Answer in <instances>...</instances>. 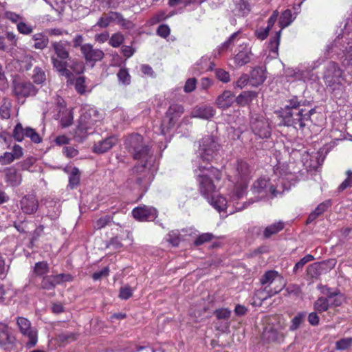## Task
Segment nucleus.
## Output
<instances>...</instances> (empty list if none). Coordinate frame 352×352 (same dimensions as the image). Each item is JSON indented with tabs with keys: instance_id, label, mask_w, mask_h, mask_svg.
I'll return each mask as SVG.
<instances>
[{
	"instance_id": "nucleus-33",
	"label": "nucleus",
	"mask_w": 352,
	"mask_h": 352,
	"mask_svg": "<svg viewBox=\"0 0 352 352\" xmlns=\"http://www.w3.org/2000/svg\"><path fill=\"white\" fill-rule=\"evenodd\" d=\"M294 18L292 16V11L287 9L281 14L278 23L282 28H285L292 23Z\"/></svg>"
},
{
	"instance_id": "nucleus-4",
	"label": "nucleus",
	"mask_w": 352,
	"mask_h": 352,
	"mask_svg": "<svg viewBox=\"0 0 352 352\" xmlns=\"http://www.w3.org/2000/svg\"><path fill=\"white\" fill-rule=\"evenodd\" d=\"M252 170L250 165L242 160L236 161L229 179L234 185L231 192V199L234 201L240 199L245 194L248 182L251 179Z\"/></svg>"
},
{
	"instance_id": "nucleus-55",
	"label": "nucleus",
	"mask_w": 352,
	"mask_h": 352,
	"mask_svg": "<svg viewBox=\"0 0 352 352\" xmlns=\"http://www.w3.org/2000/svg\"><path fill=\"white\" fill-rule=\"evenodd\" d=\"M26 137L29 138L34 143H40L42 138L40 135L32 128L27 127Z\"/></svg>"
},
{
	"instance_id": "nucleus-48",
	"label": "nucleus",
	"mask_w": 352,
	"mask_h": 352,
	"mask_svg": "<svg viewBox=\"0 0 352 352\" xmlns=\"http://www.w3.org/2000/svg\"><path fill=\"white\" fill-rule=\"evenodd\" d=\"M113 219V217L105 215L99 218L94 223V228L96 230H100L107 226Z\"/></svg>"
},
{
	"instance_id": "nucleus-21",
	"label": "nucleus",
	"mask_w": 352,
	"mask_h": 352,
	"mask_svg": "<svg viewBox=\"0 0 352 352\" xmlns=\"http://www.w3.org/2000/svg\"><path fill=\"white\" fill-rule=\"evenodd\" d=\"M5 181L12 186H17L20 185L22 181L21 175L18 172L16 168L13 166L6 168L4 170Z\"/></svg>"
},
{
	"instance_id": "nucleus-64",
	"label": "nucleus",
	"mask_w": 352,
	"mask_h": 352,
	"mask_svg": "<svg viewBox=\"0 0 352 352\" xmlns=\"http://www.w3.org/2000/svg\"><path fill=\"white\" fill-rule=\"evenodd\" d=\"M122 246V243L118 236L111 238L107 245V248H112L115 250H120Z\"/></svg>"
},
{
	"instance_id": "nucleus-11",
	"label": "nucleus",
	"mask_w": 352,
	"mask_h": 352,
	"mask_svg": "<svg viewBox=\"0 0 352 352\" xmlns=\"http://www.w3.org/2000/svg\"><path fill=\"white\" fill-rule=\"evenodd\" d=\"M38 89L30 82L14 81L13 83L14 95L19 100L36 94Z\"/></svg>"
},
{
	"instance_id": "nucleus-43",
	"label": "nucleus",
	"mask_w": 352,
	"mask_h": 352,
	"mask_svg": "<svg viewBox=\"0 0 352 352\" xmlns=\"http://www.w3.org/2000/svg\"><path fill=\"white\" fill-rule=\"evenodd\" d=\"M269 186V181L264 179L260 178L257 179L253 184L252 189L254 192L260 193L264 191Z\"/></svg>"
},
{
	"instance_id": "nucleus-23",
	"label": "nucleus",
	"mask_w": 352,
	"mask_h": 352,
	"mask_svg": "<svg viewBox=\"0 0 352 352\" xmlns=\"http://www.w3.org/2000/svg\"><path fill=\"white\" fill-rule=\"evenodd\" d=\"M234 97L230 91H225L217 98V105L221 109L228 108L233 103Z\"/></svg>"
},
{
	"instance_id": "nucleus-32",
	"label": "nucleus",
	"mask_w": 352,
	"mask_h": 352,
	"mask_svg": "<svg viewBox=\"0 0 352 352\" xmlns=\"http://www.w3.org/2000/svg\"><path fill=\"white\" fill-rule=\"evenodd\" d=\"M50 271V267L46 261L37 262L34 265L33 273L36 276H44Z\"/></svg>"
},
{
	"instance_id": "nucleus-25",
	"label": "nucleus",
	"mask_w": 352,
	"mask_h": 352,
	"mask_svg": "<svg viewBox=\"0 0 352 352\" xmlns=\"http://www.w3.org/2000/svg\"><path fill=\"white\" fill-rule=\"evenodd\" d=\"M284 286L285 285L280 287L279 289H276V288L268 289L267 286H265L263 289L256 290L255 292L254 295L258 300L263 301V300H265L272 297L275 294L279 293L283 289Z\"/></svg>"
},
{
	"instance_id": "nucleus-35",
	"label": "nucleus",
	"mask_w": 352,
	"mask_h": 352,
	"mask_svg": "<svg viewBox=\"0 0 352 352\" xmlns=\"http://www.w3.org/2000/svg\"><path fill=\"white\" fill-rule=\"evenodd\" d=\"M330 307V301L324 297L318 298L314 304V308L318 312H323L328 310Z\"/></svg>"
},
{
	"instance_id": "nucleus-3",
	"label": "nucleus",
	"mask_w": 352,
	"mask_h": 352,
	"mask_svg": "<svg viewBox=\"0 0 352 352\" xmlns=\"http://www.w3.org/2000/svg\"><path fill=\"white\" fill-rule=\"evenodd\" d=\"M70 47L71 43L66 40L51 43V49L54 52V54L51 56L53 67L60 76L69 79H71L72 76V72L67 68L69 67L68 60L71 59Z\"/></svg>"
},
{
	"instance_id": "nucleus-13",
	"label": "nucleus",
	"mask_w": 352,
	"mask_h": 352,
	"mask_svg": "<svg viewBox=\"0 0 352 352\" xmlns=\"http://www.w3.org/2000/svg\"><path fill=\"white\" fill-rule=\"evenodd\" d=\"M81 53L87 63H91L94 67L96 62L104 58V53L102 50L94 48L90 43H85L81 47Z\"/></svg>"
},
{
	"instance_id": "nucleus-30",
	"label": "nucleus",
	"mask_w": 352,
	"mask_h": 352,
	"mask_svg": "<svg viewBox=\"0 0 352 352\" xmlns=\"http://www.w3.org/2000/svg\"><path fill=\"white\" fill-rule=\"evenodd\" d=\"M277 278L280 279L281 277L278 274V272L275 270L267 271L260 278V283L262 285L269 286L271 285Z\"/></svg>"
},
{
	"instance_id": "nucleus-44",
	"label": "nucleus",
	"mask_w": 352,
	"mask_h": 352,
	"mask_svg": "<svg viewBox=\"0 0 352 352\" xmlns=\"http://www.w3.org/2000/svg\"><path fill=\"white\" fill-rule=\"evenodd\" d=\"M117 77L122 85H128L131 82V76L126 68H121L117 74Z\"/></svg>"
},
{
	"instance_id": "nucleus-29",
	"label": "nucleus",
	"mask_w": 352,
	"mask_h": 352,
	"mask_svg": "<svg viewBox=\"0 0 352 352\" xmlns=\"http://www.w3.org/2000/svg\"><path fill=\"white\" fill-rule=\"evenodd\" d=\"M67 83L74 85L75 89L80 94H83L86 91L85 78L84 76H78L74 79L72 75L71 79L67 78Z\"/></svg>"
},
{
	"instance_id": "nucleus-9",
	"label": "nucleus",
	"mask_w": 352,
	"mask_h": 352,
	"mask_svg": "<svg viewBox=\"0 0 352 352\" xmlns=\"http://www.w3.org/2000/svg\"><path fill=\"white\" fill-rule=\"evenodd\" d=\"M73 277L69 274H59L57 275H46L43 276L41 288L45 290H52L56 285L63 284L65 282H70Z\"/></svg>"
},
{
	"instance_id": "nucleus-50",
	"label": "nucleus",
	"mask_w": 352,
	"mask_h": 352,
	"mask_svg": "<svg viewBox=\"0 0 352 352\" xmlns=\"http://www.w3.org/2000/svg\"><path fill=\"white\" fill-rule=\"evenodd\" d=\"M239 32H236L233 33L227 41H226L221 45L219 47V53L224 52L230 48L232 45H234V41L236 38Z\"/></svg>"
},
{
	"instance_id": "nucleus-52",
	"label": "nucleus",
	"mask_w": 352,
	"mask_h": 352,
	"mask_svg": "<svg viewBox=\"0 0 352 352\" xmlns=\"http://www.w3.org/2000/svg\"><path fill=\"white\" fill-rule=\"evenodd\" d=\"M124 41V36L122 34L118 32L113 34L109 41V44L113 47H119L122 42Z\"/></svg>"
},
{
	"instance_id": "nucleus-60",
	"label": "nucleus",
	"mask_w": 352,
	"mask_h": 352,
	"mask_svg": "<svg viewBox=\"0 0 352 352\" xmlns=\"http://www.w3.org/2000/svg\"><path fill=\"white\" fill-rule=\"evenodd\" d=\"M14 160H16L11 152H5L0 156V164L2 166L8 165Z\"/></svg>"
},
{
	"instance_id": "nucleus-20",
	"label": "nucleus",
	"mask_w": 352,
	"mask_h": 352,
	"mask_svg": "<svg viewBox=\"0 0 352 352\" xmlns=\"http://www.w3.org/2000/svg\"><path fill=\"white\" fill-rule=\"evenodd\" d=\"M116 138L110 136L101 141L96 142L93 146V151L95 153L102 154L110 150L116 144Z\"/></svg>"
},
{
	"instance_id": "nucleus-57",
	"label": "nucleus",
	"mask_w": 352,
	"mask_h": 352,
	"mask_svg": "<svg viewBox=\"0 0 352 352\" xmlns=\"http://www.w3.org/2000/svg\"><path fill=\"white\" fill-rule=\"evenodd\" d=\"M133 290L129 285L122 287L120 289L119 297L122 300H127L133 295Z\"/></svg>"
},
{
	"instance_id": "nucleus-14",
	"label": "nucleus",
	"mask_w": 352,
	"mask_h": 352,
	"mask_svg": "<svg viewBox=\"0 0 352 352\" xmlns=\"http://www.w3.org/2000/svg\"><path fill=\"white\" fill-rule=\"evenodd\" d=\"M132 214L140 221H151L157 218V210L153 207L143 206L135 208Z\"/></svg>"
},
{
	"instance_id": "nucleus-46",
	"label": "nucleus",
	"mask_w": 352,
	"mask_h": 352,
	"mask_svg": "<svg viewBox=\"0 0 352 352\" xmlns=\"http://www.w3.org/2000/svg\"><path fill=\"white\" fill-rule=\"evenodd\" d=\"M166 241L173 246L179 245L181 239L180 234L178 230H172L166 236Z\"/></svg>"
},
{
	"instance_id": "nucleus-61",
	"label": "nucleus",
	"mask_w": 352,
	"mask_h": 352,
	"mask_svg": "<svg viewBox=\"0 0 352 352\" xmlns=\"http://www.w3.org/2000/svg\"><path fill=\"white\" fill-rule=\"evenodd\" d=\"M17 30L21 34L25 35L31 34L33 31V28L31 25L22 21H19L17 23Z\"/></svg>"
},
{
	"instance_id": "nucleus-41",
	"label": "nucleus",
	"mask_w": 352,
	"mask_h": 352,
	"mask_svg": "<svg viewBox=\"0 0 352 352\" xmlns=\"http://www.w3.org/2000/svg\"><path fill=\"white\" fill-rule=\"evenodd\" d=\"M12 103L10 100L4 98L3 104L0 107V116L3 119H8L10 117Z\"/></svg>"
},
{
	"instance_id": "nucleus-16",
	"label": "nucleus",
	"mask_w": 352,
	"mask_h": 352,
	"mask_svg": "<svg viewBox=\"0 0 352 352\" xmlns=\"http://www.w3.org/2000/svg\"><path fill=\"white\" fill-rule=\"evenodd\" d=\"M151 168V167H144V168H140L138 172L135 171L134 169L133 170V173L135 174L134 175L135 184L144 190H147L148 186L152 180V176L150 171Z\"/></svg>"
},
{
	"instance_id": "nucleus-40",
	"label": "nucleus",
	"mask_w": 352,
	"mask_h": 352,
	"mask_svg": "<svg viewBox=\"0 0 352 352\" xmlns=\"http://www.w3.org/2000/svg\"><path fill=\"white\" fill-rule=\"evenodd\" d=\"M114 15V22L116 23L118 25H120L121 27L125 29H131L133 28V25L132 22L124 18L123 15L121 13L116 12V14Z\"/></svg>"
},
{
	"instance_id": "nucleus-49",
	"label": "nucleus",
	"mask_w": 352,
	"mask_h": 352,
	"mask_svg": "<svg viewBox=\"0 0 352 352\" xmlns=\"http://www.w3.org/2000/svg\"><path fill=\"white\" fill-rule=\"evenodd\" d=\"M214 238V236L212 233H203L195 239L194 245L196 246L203 245L205 243L212 241Z\"/></svg>"
},
{
	"instance_id": "nucleus-7",
	"label": "nucleus",
	"mask_w": 352,
	"mask_h": 352,
	"mask_svg": "<svg viewBox=\"0 0 352 352\" xmlns=\"http://www.w3.org/2000/svg\"><path fill=\"white\" fill-rule=\"evenodd\" d=\"M219 145L212 135L204 137L199 141V153L204 162H209L217 155Z\"/></svg>"
},
{
	"instance_id": "nucleus-19",
	"label": "nucleus",
	"mask_w": 352,
	"mask_h": 352,
	"mask_svg": "<svg viewBox=\"0 0 352 352\" xmlns=\"http://www.w3.org/2000/svg\"><path fill=\"white\" fill-rule=\"evenodd\" d=\"M284 334L273 326H267L265 328L262 338L267 342H280L284 340Z\"/></svg>"
},
{
	"instance_id": "nucleus-10",
	"label": "nucleus",
	"mask_w": 352,
	"mask_h": 352,
	"mask_svg": "<svg viewBox=\"0 0 352 352\" xmlns=\"http://www.w3.org/2000/svg\"><path fill=\"white\" fill-rule=\"evenodd\" d=\"M250 126L253 133L261 138H267L271 135L270 124L263 117H252Z\"/></svg>"
},
{
	"instance_id": "nucleus-1",
	"label": "nucleus",
	"mask_w": 352,
	"mask_h": 352,
	"mask_svg": "<svg viewBox=\"0 0 352 352\" xmlns=\"http://www.w3.org/2000/svg\"><path fill=\"white\" fill-rule=\"evenodd\" d=\"M305 102L299 100L294 96L287 102L284 108L279 111L282 123L287 126L303 130L311 120V116L315 112L314 109L307 110L303 108Z\"/></svg>"
},
{
	"instance_id": "nucleus-5",
	"label": "nucleus",
	"mask_w": 352,
	"mask_h": 352,
	"mask_svg": "<svg viewBox=\"0 0 352 352\" xmlns=\"http://www.w3.org/2000/svg\"><path fill=\"white\" fill-rule=\"evenodd\" d=\"M198 168L201 173L197 177L199 191L202 195L208 197L215 192V182L221 180L222 174L219 169L211 166H199Z\"/></svg>"
},
{
	"instance_id": "nucleus-34",
	"label": "nucleus",
	"mask_w": 352,
	"mask_h": 352,
	"mask_svg": "<svg viewBox=\"0 0 352 352\" xmlns=\"http://www.w3.org/2000/svg\"><path fill=\"white\" fill-rule=\"evenodd\" d=\"M80 179V170L78 168H72L69 177V186L72 189L79 185Z\"/></svg>"
},
{
	"instance_id": "nucleus-8",
	"label": "nucleus",
	"mask_w": 352,
	"mask_h": 352,
	"mask_svg": "<svg viewBox=\"0 0 352 352\" xmlns=\"http://www.w3.org/2000/svg\"><path fill=\"white\" fill-rule=\"evenodd\" d=\"M16 324L19 332L28 339L26 346L28 348L34 346L38 341V331L32 326L31 322L26 318L19 316L16 318Z\"/></svg>"
},
{
	"instance_id": "nucleus-26",
	"label": "nucleus",
	"mask_w": 352,
	"mask_h": 352,
	"mask_svg": "<svg viewBox=\"0 0 352 352\" xmlns=\"http://www.w3.org/2000/svg\"><path fill=\"white\" fill-rule=\"evenodd\" d=\"M192 115L195 118L208 120L214 116V110L211 107L203 106L195 109L192 112Z\"/></svg>"
},
{
	"instance_id": "nucleus-36",
	"label": "nucleus",
	"mask_w": 352,
	"mask_h": 352,
	"mask_svg": "<svg viewBox=\"0 0 352 352\" xmlns=\"http://www.w3.org/2000/svg\"><path fill=\"white\" fill-rule=\"evenodd\" d=\"M32 78L34 82L38 85H41L46 80V75L45 72L38 67H36L34 69Z\"/></svg>"
},
{
	"instance_id": "nucleus-27",
	"label": "nucleus",
	"mask_w": 352,
	"mask_h": 352,
	"mask_svg": "<svg viewBox=\"0 0 352 352\" xmlns=\"http://www.w3.org/2000/svg\"><path fill=\"white\" fill-rule=\"evenodd\" d=\"M285 227V223L283 221H278L267 226L263 231V236L266 239L270 238L271 236L277 234L283 230Z\"/></svg>"
},
{
	"instance_id": "nucleus-58",
	"label": "nucleus",
	"mask_w": 352,
	"mask_h": 352,
	"mask_svg": "<svg viewBox=\"0 0 352 352\" xmlns=\"http://www.w3.org/2000/svg\"><path fill=\"white\" fill-rule=\"evenodd\" d=\"M212 205L219 212L223 211L226 208V200L223 197H217Z\"/></svg>"
},
{
	"instance_id": "nucleus-62",
	"label": "nucleus",
	"mask_w": 352,
	"mask_h": 352,
	"mask_svg": "<svg viewBox=\"0 0 352 352\" xmlns=\"http://www.w3.org/2000/svg\"><path fill=\"white\" fill-rule=\"evenodd\" d=\"M197 80L195 78H188L184 85V91L186 93H190L196 88Z\"/></svg>"
},
{
	"instance_id": "nucleus-24",
	"label": "nucleus",
	"mask_w": 352,
	"mask_h": 352,
	"mask_svg": "<svg viewBox=\"0 0 352 352\" xmlns=\"http://www.w3.org/2000/svg\"><path fill=\"white\" fill-rule=\"evenodd\" d=\"M252 55L251 49L245 47L235 56L234 63L239 66H243L250 62Z\"/></svg>"
},
{
	"instance_id": "nucleus-28",
	"label": "nucleus",
	"mask_w": 352,
	"mask_h": 352,
	"mask_svg": "<svg viewBox=\"0 0 352 352\" xmlns=\"http://www.w3.org/2000/svg\"><path fill=\"white\" fill-rule=\"evenodd\" d=\"M256 97V92L254 91H245L237 96L236 100L238 104L244 106L251 102Z\"/></svg>"
},
{
	"instance_id": "nucleus-59",
	"label": "nucleus",
	"mask_w": 352,
	"mask_h": 352,
	"mask_svg": "<svg viewBox=\"0 0 352 352\" xmlns=\"http://www.w3.org/2000/svg\"><path fill=\"white\" fill-rule=\"evenodd\" d=\"M331 206V200H326L320 204L314 210V212L318 216L324 213Z\"/></svg>"
},
{
	"instance_id": "nucleus-56",
	"label": "nucleus",
	"mask_w": 352,
	"mask_h": 352,
	"mask_svg": "<svg viewBox=\"0 0 352 352\" xmlns=\"http://www.w3.org/2000/svg\"><path fill=\"white\" fill-rule=\"evenodd\" d=\"M214 315L219 320H228L231 315V311L227 308L218 309L214 311Z\"/></svg>"
},
{
	"instance_id": "nucleus-15",
	"label": "nucleus",
	"mask_w": 352,
	"mask_h": 352,
	"mask_svg": "<svg viewBox=\"0 0 352 352\" xmlns=\"http://www.w3.org/2000/svg\"><path fill=\"white\" fill-rule=\"evenodd\" d=\"M15 342L16 338L9 327L5 323L0 322V346L11 351L14 348Z\"/></svg>"
},
{
	"instance_id": "nucleus-22",
	"label": "nucleus",
	"mask_w": 352,
	"mask_h": 352,
	"mask_svg": "<svg viewBox=\"0 0 352 352\" xmlns=\"http://www.w3.org/2000/svg\"><path fill=\"white\" fill-rule=\"evenodd\" d=\"M266 79L265 71L259 67L254 68L250 73V80L253 86L261 85Z\"/></svg>"
},
{
	"instance_id": "nucleus-42",
	"label": "nucleus",
	"mask_w": 352,
	"mask_h": 352,
	"mask_svg": "<svg viewBox=\"0 0 352 352\" xmlns=\"http://www.w3.org/2000/svg\"><path fill=\"white\" fill-rule=\"evenodd\" d=\"M352 346V337L342 338L335 343L336 350H346Z\"/></svg>"
},
{
	"instance_id": "nucleus-6",
	"label": "nucleus",
	"mask_w": 352,
	"mask_h": 352,
	"mask_svg": "<svg viewBox=\"0 0 352 352\" xmlns=\"http://www.w3.org/2000/svg\"><path fill=\"white\" fill-rule=\"evenodd\" d=\"M342 71L335 62H329L325 67L323 80L327 86V89L334 92L342 89Z\"/></svg>"
},
{
	"instance_id": "nucleus-63",
	"label": "nucleus",
	"mask_w": 352,
	"mask_h": 352,
	"mask_svg": "<svg viewBox=\"0 0 352 352\" xmlns=\"http://www.w3.org/2000/svg\"><path fill=\"white\" fill-rule=\"evenodd\" d=\"M270 31V29L267 27L260 28L255 31L254 34L257 38L263 41L268 36Z\"/></svg>"
},
{
	"instance_id": "nucleus-2",
	"label": "nucleus",
	"mask_w": 352,
	"mask_h": 352,
	"mask_svg": "<svg viewBox=\"0 0 352 352\" xmlns=\"http://www.w3.org/2000/svg\"><path fill=\"white\" fill-rule=\"evenodd\" d=\"M125 148L133 158L138 161L134 166L135 171L144 167H153L156 162L155 156L151 148L144 142L140 134H131L127 136L124 143Z\"/></svg>"
},
{
	"instance_id": "nucleus-47",
	"label": "nucleus",
	"mask_w": 352,
	"mask_h": 352,
	"mask_svg": "<svg viewBox=\"0 0 352 352\" xmlns=\"http://www.w3.org/2000/svg\"><path fill=\"white\" fill-rule=\"evenodd\" d=\"M314 260V257L311 254H307L297 262L293 269L294 273L296 274L299 270H302L306 263Z\"/></svg>"
},
{
	"instance_id": "nucleus-39",
	"label": "nucleus",
	"mask_w": 352,
	"mask_h": 352,
	"mask_svg": "<svg viewBox=\"0 0 352 352\" xmlns=\"http://www.w3.org/2000/svg\"><path fill=\"white\" fill-rule=\"evenodd\" d=\"M27 127L23 128L21 123H18L13 130L12 136L17 142H21L26 137Z\"/></svg>"
},
{
	"instance_id": "nucleus-45",
	"label": "nucleus",
	"mask_w": 352,
	"mask_h": 352,
	"mask_svg": "<svg viewBox=\"0 0 352 352\" xmlns=\"http://www.w3.org/2000/svg\"><path fill=\"white\" fill-rule=\"evenodd\" d=\"M73 113L71 110L66 109L62 113L60 124L63 127H67L72 124Z\"/></svg>"
},
{
	"instance_id": "nucleus-31",
	"label": "nucleus",
	"mask_w": 352,
	"mask_h": 352,
	"mask_svg": "<svg viewBox=\"0 0 352 352\" xmlns=\"http://www.w3.org/2000/svg\"><path fill=\"white\" fill-rule=\"evenodd\" d=\"M32 40L34 41V47L37 50H43L49 43L48 38L42 33L34 34Z\"/></svg>"
},
{
	"instance_id": "nucleus-12",
	"label": "nucleus",
	"mask_w": 352,
	"mask_h": 352,
	"mask_svg": "<svg viewBox=\"0 0 352 352\" xmlns=\"http://www.w3.org/2000/svg\"><path fill=\"white\" fill-rule=\"evenodd\" d=\"M94 120L90 116L85 113L81 115L78 121V125L74 131V138L78 142H82L88 134V130L91 128Z\"/></svg>"
},
{
	"instance_id": "nucleus-53",
	"label": "nucleus",
	"mask_w": 352,
	"mask_h": 352,
	"mask_svg": "<svg viewBox=\"0 0 352 352\" xmlns=\"http://www.w3.org/2000/svg\"><path fill=\"white\" fill-rule=\"evenodd\" d=\"M346 178L340 184L338 187L339 191H343L347 188L352 186V170H348L346 171Z\"/></svg>"
},
{
	"instance_id": "nucleus-51",
	"label": "nucleus",
	"mask_w": 352,
	"mask_h": 352,
	"mask_svg": "<svg viewBox=\"0 0 352 352\" xmlns=\"http://www.w3.org/2000/svg\"><path fill=\"white\" fill-rule=\"evenodd\" d=\"M236 8L242 16L247 15L250 12V5L248 0H239Z\"/></svg>"
},
{
	"instance_id": "nucleus-17",
	"label": "nucleus",
	"mask_w": 352,
	"mask_h": 352,
	"mask_svg": "<svg viewBox=\"0 0 352 352\" xmlns=\"http://www.w3.org/2000/svg\"><path fill=\"white\" fill-rule=\"evenodd\" d=\"M184 111V107L181 104H171L166 112L164 122L168 120V128L175 125L177 120L181 117Z\"/></svg>"
},
{
	"instance_id": "nucleus-37",
	"label": "nucleus",
	"mask_w": 352,
	"mask_h": 352,
	"mask_svg": "<svg viewBox=\"0 0 352 352\" xmlns=\"http://www.w3.org/2000/svg\"><path fill=\"white\" fill-rule=\"evenodd\" d=\"M306 316L305 312H299L298 313L292 320L291 325L289 327V330L291 331H296L298 329L300 324L303 322L305 320Z\"/></svg>"
},
{
	"instance_id": "nucleus-18",
	"label": "nucleus",
	"mask_w": 352,
	"mask_h": 352,
	"mask_svg": "<svg viewBox=\"0 0 352 352\" xmlns=\"http://www.w3.org/2000/svg\"><path fill=\"white\" fill-rule=\"evenodd\" d=\"M21 210L28 214H34L38 209V201L34 195H27L20 201Z\"/></svg>"
},
{
	"instance_id": "nucleus-54",
	"label": "nucleus",
	"mask_w": 352,
	"mask_h": 352,
	"mask_svg": "<svg viewBox=\"0 0 352 352\" xmlns=\"http://www.w3.org/2000/svg\"><path fill=\"white\" fill-rule=\"evenodd\" d=\"M285 291L288 296H293L296 298L299 297L302 294V290L299 285L295 284L289 285Z\"/></svg>"
},
{
	"instance_id": "nucleus-38",
	"label": "nucleus",
	"mask_w": 352,
	"mask_h": 352,
	"mask_svg": "<svg viewBox=\"0 0 352 352\" xmlns=\"http://www.w3.org/2000/svg\"><path fill=\"white\" fill-rule=\"evenodd\" d=\"M281 30L276 32L275 35L272 36L269 41L268 48L271 52L277 54L280 43Z\"/></svg>"
}]
</instances>
